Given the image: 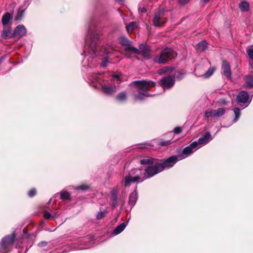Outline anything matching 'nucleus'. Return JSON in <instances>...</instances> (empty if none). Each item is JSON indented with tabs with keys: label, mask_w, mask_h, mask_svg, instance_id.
Masks as SVG:
<instances>
[{
	"label": "nucleus",
	"mask_w": 253,
	"mask_h": 253,
	"mask_svg": "<svg viewBox=\"0 0 253 253\" xmlns=\"http://www.w3.org/2000/svg\"><path fill=\"white\" fill-rule=\"evenodd\" d=\"M173 131L176 134H179L181 131V128L180 127H176L174 128Z\"/></svg>",
	"instance_id": "a19ab883"
},
{
	"label": "nucleus",
	"mask_w": 253,
	"mask_h": 253,
	"mask_svg": "<svg viewBox=\"0 0 253 253\" xmlns=\"http://www.w3.org/2000/svg\"><path fill=\"white\" fill-rule=\"evenodd\" d=\"M239 8L243 12L248 11L249 8V3L246 1H243L240 3Z\"/></svg>",
	"instance_id": "b1692460"
},
{
	"label": "nucleus",
	"mask_w": 253,
	"mask_h": 253,
	"mask_svg": "<svg viewBox=\"0 0 253 253\" xmlns=\"http://www.w3.org/2000/svg\"><path fill=\"white\" fill-rule=\"evenodd\" d=\"M14 238L15 236L14 235L5 237L1 242V248H2L3 250H5L9 245L13 244Z\"/></svg>",
	"instance_id": "f8f14e48"
},
{
	"label": "nucleus",
	"mask_w": 253,
	"mask_h": 253,
	"mask_svg": "<svg viewBox=\"0 0 253 253\" xmlns=\"http://www.w3.org/2000/svg\"><path fill=\"white\" fill-rule=\"evenodd\" d=\"M103 67H106L107 66V63L106 62H104V63L101 65Z\"/></svg>",
	"instance_id": "09e8293b"
},
{
	"label": "nucleus",
	"mask_w": 253,
	"mask_h": 253,
	"mask_svg": "<svg viewBox=\"0 0 253 253\" xmlns=\"http://www.w3.org/2000/svg\"><path fill=\"white\" fill-rule=\"evenodd\" d=\"M107 213V211L106 210H104V211H99L96 215V218L97 219H102Z\"/></svg>",
	"instance_id": "473e14b6"
},
{
	"label": "nucleus",
	"mask_w": 253,
	"mask_h": 253,
	"mask_svg": "<svg viewBox=\"0 0 253 253\" xmlns=\"http://www.w3.org/2000/svg\"><path fill=\"white\" fill-rule=\"evenodd\" d=\"M161 85L164 88H169L174 84V78L170 76H166L161 80Z\"/></svg>",
	"instance_id": "9d476101"
},
{
	"label": "nucleus",
	"mask_w": 253,
	"mask_h": 253,
	"mask_svg": "<svg viewBox=\"0 0 253 253\" xmlns=\"http://www.w3.org/2000/svg\"><path fill=\"white\" fill-rule=\"evenodd\" d=\"M89 188V187L87 185H82L77 187V189L81 190H86Z\"/></svg>",
	"instance_id": "ea45409f"
},
{
	"label": "nucleus",
	"mask_w": 253,
	"mask_h": 253,
	"mask_svg": "<svg viewBox=\"0 0 253 253\" xmlns=\"http://www.w3.org/2000/svg\"><path fill=\"white\" fill-rule=\"evenodd\" d=\"M163 171V167L156 163L154 166L148 167L144 171L145 179L151 177L154 175Z\"/></svg>",
	"instance_id": "0eeeda50"
},
{
	"label": "nucleus",
	"mask_w": 253,
	"mask_h": 253,
	"mask_svg": "<svg viewBox=\"0 0 253 253\" xmlns=\"http://www.w3.org/2000/svg\"><path fill=\"white\" fill-rule=\"evenodd\" d=\"M140 54L145 58H149L150 56V49L149 47L145 44H140L139 45V49Z\"/></svg>",
	"instance_id": "2eb2a0df"
},
{
	"label": "nucleus",
	"mask_w": 253,
	"mask_h": 253,
	"mask_svg": "<svg viewBox=\"0 0 253 253\" xmlns=\"http://www.w3.org/2000/svg\"><path fill=\"white\" fill-rule=\"evenodd\" d=\"M1 36L3 39H8L13 36V32L9 28H3Z\"/></svg>",
	"instance_id": "f3484780"
},
{
	"label": "nucleus",
	"mask_w": 253,
	"mask_h": 253,
	"mask_svg": "<svg viewBox=\"0 0 253 253\" xmlns=\"http://www.w3.org/2000/svg\"><path fill=\"white\" fill-rule=\"evenodd\" d=\"M26 33V28L22 25H19L15 28L13 32V36L15 38H20L25 36Z\"/></svg>",
	"instance_id": "9b49d317"
},
{
	"label": "nucleus",
	"mask_w": 253,
	"mask_h": 253,
	"mask_svg": "<svg viewBox=\"0 0 253 253\" xmlns=\"http://www.w3.org/2000/svg\"><path fill=\"white\" fill-rule=\"evenodd\" d=\"M244 81L246 83V86L247 88L253 87V75L246 76L244 77Z\"/></svg>",
	"instance_id": "aec40b11"
},
{
	"label": "nucleus",
	"mask_w": 253,
	"mask_h": 253,
	"mask_svg": "<svg viewBox=\"0 0 253 253\" xmlns=\"http://www.w3.org/2000/svg\"><path fill=\"white\" fill-rule=\"evenodd\" d=\"M166 72V71H162V70H161L160 72H159V73H161L162 72Z\"/></svg>",
	"instance_id": "3c124183"
},
{
	"label": "nucleus",
	"mask_w": 253,
	"mask_h": 253,
	"mask_svg": "<svg viewBox=\"0 0 253 253\" xmlns=\"http://www.w3.org/2000/svg\"><path fill=\"white\" fill-rule=\"evenodd\" d=\"M24 11L23 10H19L17 13V16L15 17V20H19L21 19L24 14Z\"/></svg>",
	"instance_id": "f704fd0d"
},
{
	"label": "nucleus",
	"mask_w": 253,
	"mask_h": 253,
	"mask_svg": "<svg viewBox=\"0 0 253 253\" xmlns=\"http://www.w3.org/2000/svg\"><path fill=\"white\" fill-rule=\"evenodd\" d=\"M127 225L126 222H123L119 225L117 226L113 232V234L117 235L121 233L126 228Z\"/></svg>",
	"instance_id": "6ab92c4d"
},
{
	"label": "nucleus",
	"mask_w": 253,
	"mask_h": 253,
	"mask_svg": "<svg viewBox=\"0 0 253 253\" xmlns=\"http://www.w3.org/2000/svg\"><path fill=\"white\" fill-rule=\"evenodd\" d=\"M167 22L165 10L164 8H159L155 12L153 19V25L158 27H163Z\"/></svg>",
	"instance_id": "20e7f679"
},
{
	"label": "nucleus",
	"mask_w": 253,
	"mask_h": 253,
	"mask_svg": "<svg viewBox=\"0 0 253 253\" xmlns=\"http://www.w3.org/2000/svg\"><path fill=\"white\" fill-rule=\"evenodd\" d=\"M138 10L139 11L142 13H145L147 12V9L144 6H140Z\"/></svg>",
	"instance_id": "79ce46f5"
},
{
	"label": "nucleus",
	"mask_w": 253,
	"mask_h": 253,
	"mask_svg": "<svg viewBox=\"0 0 253 253\" xmlns=\"http://www.w3.org/2000/svg\"><path fill=\"white\" fill-rule=\"evenodd\" d=\"M137 193L135 191L132 192L129 196L128 204L131 206H133L137 201Z\"/></svg>",
	"instance_id": "412c9836"
},
{
	"label": "nucleus",
	"mask_w": 253,
	"mask_h": 253,
	"mask_svg": "<svg viewBox=\"0 0 253 253\" xmlns=\"http://www.w3.org/2000/svg\"><path fill=\"white\" fill-rule=\"evenodd\" d=\"M47 243L46 242H41L39 243V246L42 247L45 246L47 245Z\"/></svg>",
	"instance_id": "37998d69"
},
{
	"label": "nucleus",
	"mask_w": 253,
	"mask_h": 253,
	"mask_svg": "<svg viewBox=\"0 0 253 253\" xmlns=\"http://www.w3.org/2000/svg\"><path fill=\"white\" fill-rule=\"evenodd\" d=\"M90 43L88 44V53L91 54L92 58L96 55L98 52V47L97 46V41L100 38V35L96 31H94L90 36Z\"/></svg>",
	"instance_id": "39448f33"
},
{
	"label": "nucleus",
	"mask_w": 253,
	"mask_h": 253,
	"mask_svg": "<svg viewBox=\"0 0 253 253\" xmlns=\"http://www.w3.org/2000/svg\"><path fill=\"white\" fill-rule=\"evenodd\" d=\"M215 70V67H211L209 69V70L204 75V77L206 78L210 77L211 75H212Z\"/></svg>",
	"instance_id": "c756f323"
},
{
	"label": "nucleus",
	"mask_w": 253,
	"mask_h": 253,
	"mask_svg": "<svg viewBox=\"0 0 253 253\" xmlns=\"http://www.w3.org/2000/svg\"><path fill=\"white\" fill-rule=\"evenodd\" d=\"M210 136V133L209 132H206L202 137H201L198 139V141L197 142L198 145L205 144L207 143L209 141Z\"/></svg>",
	"instance_id": "a211bd4d"
},
{
	"label": "nucleus",
	"mask_w": 253,
	"mask_h": 253,
	"mask_svg": "<svg viewBox=\"0 0 253 253\" xmlns=\"http://www.w3.org/2000/svg\"><path fill=\"white\" fill-rule=\"evenodd\" d=\"M113 77L114 78L117 79V80H119V76L118 75H114Z\"/></svg>",
	"instance_id": "49530a36"
},
{
	"label": "nucleus",
	"mask_w": 253,
	"mask_h": 253,
	"mask_svg": "<svg viewBox=\"0 0 253 253\" xmlns=\"http://www.w3.org/2000/svg\"><path fill=\"white\" fill-rule=\"evenodd\" d=\"M118 190L117 188H114L111 191V201L112 202V206L113 207H115L117 203V199H118Z\"/></svg>",
	"instance_id": "dca6fc26"
},
{
	"label": "nucleus",
	"mask_w": 253,
	"mask_h": 253,
	"mask_svg": "<svg viewBox=\"0 0 253 253\" xmlns=\"http://www.w3.org/2000/svg\"><path fill=\"white\" fill-rule=\"evenodd\" d=\"M190 0H179V2L182 4H185L189 2Z\"/></svg>",
	"instance_id": "c03bdc74"
},
{
	"label": "nucleus",
	"mask_w": 253,
	"mask_h": 253,
	"mask_svg": "<svg viewBox=\"0 0 253 253\" xmlns=\"http://www.w3.org/2000/svg\"><path fill=\"white\" fill-rule=\"evenodd\" d=\"M132 84L139 89L138 94L134 96L135 100H142L144 97L148 96L147 91L149 88L156 85V82L150 81H135Z\"/></svg>",
	"instance_id": "f257e3e1"
},
{
	"label": "nucleus",
	"mask_w": 253,
	"mask_h": 253,
	"mask_svg": "<svg viewBox=\"0 0 253 253\" xmlns=\"http://www.w3.org/2000/svg\"><path fill=\"white\" fill-rule=\"evenodd\" d=\"M37 193V191L35 189L33 188L31 189L28 192V196L30 197L34 196Z\"/></svg>",
	"instance_id": "4c0bfd02"
},
{
	"label": "nucleus",
	"mask_w": 253,
	"mask_h": 253,
	"mask_svg": "<svg viewBox=\"0 0 253 253\" xmlns=\"http://www.w3.org/2000/svg\"><path fill=\"white\" fill-rule=\"evenodd\" d=\"M99 73H97L96 74H95V76H94V78H93V79L94 80H96V78L97 77L98 75H99Z\"/></svg>",
	"instance_id": "de8ad7c7"
},
{
	"label": "nucleus",
	"mask_w": 253,
	"mask_h": 253,
	"mask_svg": "<svg viewBox=\"0 0 253 253\" xmlns=\"http://www.w3.org/2000/svg\"><path fill=\"white\" fill-rule=\"evenodd\" d=\"M2 62V59H0V64Z\"/></svg>",
	"instance_id": "864d4df0"
},
{
	"label": "nucleus",
	"mask_w": 253,
	"mask_h": 253,
	"mask_svg": "<svg viewBox=\"0 0 253 253\" xmlns=\"http://www.w3.org/2000/svg\"><path fill=\"white\" fill-rule=\"evenodd\" d=\"M120 43L125 46V50L127 53H134L139 55L140 52L138 49L133 47L131 45V42L125 37H122L120 39Z\"/></svg>",
	"instance_id": "423d86ee"
},
{
	"label": "nucleus",
	"mask_w": 253,
	"mask_h": 253,
	"mask_svg": "<svg viewBox=\"0 0 253 253\" xmlns=\"http://www.w3.org/2000/svg\"><path fill=\"white\" fill-rule=\"evenodd\" d=\"M171 143V142L170 140H168V141H160L158 144L160 145H161V146H167V145H169V144H170Z\"/></svg>",
	"instance_id": "c9c22d12"
},
{
	"label": "nucleus",
	"mask_w": 253,
	"mask_h": 253,
	"mask_svg": "<svg viewBox=\"0 0 253 253\" xmlns=\"http://www.w3.org/2000/svg\"><path fill=\"white\" fill-rule=\"evenodd\" d=\"M175 54V52L171 48H166L161 52L159 55L155 56L153 60L158 64H165L173 58Z\"/></svg>",
	"instance_id": "7ed1b4c3"
},
{
	"label": "nucleus",
	"mask_w": 253,
	"mask_h": 253,
	"mask_svg": "<svg viewBox=\"0 0 253 253\" xmlns=\"http://www.w3.org/2000/svg\"><path fill=\"white\" fill-rule=\"evenodd\" d=\"M205 2H208L210 0H203Z\"/></svg>",
	"instance_id": "5fc2aeb1"
},
{
	"label": "nucleus",
	"mask_w": 253,
	"mask_h": 253,
	"mask_svg": "<svg viewBox=\"0 0 253 253\" xmlns=\"http://www.w3.org/2000/svg\"><path fill=\"white\" fill-rule=\"evenodd\" d=\"M249 98L248 93L245 91H241L237 96V100L239 104L246 103Z\"/></svg>",
	"instance_id": "ddd939ff"
},
{
	"label": "nucleus",
	"mask_w": 253,
	"mask_h": 253,
	"mask_svg": "<svg viewBox=\"0 0 253 253\" xmlns=\"http://www.w3.org/2000/svg\"><path fill=\"white\" fill-rule=\"evenodd\" d=\"M2 250L3 251H5V250H3L2 248H1V247L0 246V251Z\"/></svg>",
	"instance_id": "603ef678"
},
{
	"label": "nucleus",
	"mask_w": 253,
	"mask_h": 253,
	"mask_svg": "<svg viewBox=\"0 0 253 253\" xmlns=\"http://www.w3.org/2000/svg\"><path fill=\"white\" fill-rule=\"evenodd\" d=\"M180 160L178 156H172L162 163H159V165L163 167V170L165 169H169L172 167L178 161Z\"/></svg>",
	"instance_id": "1a4fd4ad"
},
{
	"label": "nucleus",
	"mask_w": 253,
	"mask_h": 253,
	"mask_svg": "<svg viewBox=\"0 0 253 253\" xmlns=\"http://www.w3.org/2000/svg\"><path fill=\"white\" fill-rule=\"evenodd\" d=\"M207 46V43L205 41H202L197 44V48L201 51H204Z\"/></svg>",
	"instance_id": "c85d7f7f"
},
{
	"label": "nucleus",
	"mask_w": 253,
	"mask_h": 253,
	"mask_svg": "<svg viewBox=\"0 0 253 253\" xmlns=\"http://www.w3.org/2000/svg\"><path fill=\"white\" fill-rule=\"evenodd\" d=\"M11 16L10 14L7 12L5 13L2 17V23L4 26L6 25L9 22Z\"/></svg>",
	"instance_id": "393cba45"
},
{
	"label": "nucleus",
	"mask_w": 253,
	"mask_h": 253,
	"mask_svg": "<svg viewBox=\"0 0 253 253\" xmlns=\"http://www.w3.org/2000/svg\"><path fill=\"white\" fill-rule=\"evenodd\" d=\"M156 161L157 160L151 158L143 159L140 160V164L143 165L155 164L157 163Z\"/></svg>",
	"instance_id": "4be33fe9"
},
{
	"label": "nucleus",
	"mask_w": 253,
	"mask_h": 253,
	"mask_svg": "<svg viewBox=\"0 0 253 253\" xmlns=\"http://www.w3.org/2000/svg\"><path fill=\"white\" fill-rule=\"evenodd\" d=\"M233 110L235 115V119H234V122H236L240 116V110L238 108H235L234 109H233Z\"/></svg>",
	"instance_id": "2f4dec72"
},
{
	"label": "nucleus",
	"mask_w": 253,
	"mask_h": 253,
	"mask_svg": "<svg viewBox=\"0 0 253 253\" xmlns=\"http://www.w3.org/2000/svg\"><path fill=\"white\" fill-rule=\"evenodd\" d=\"M127 95L125 92H122L119 93L116 97L117 100L123 102L126 99Z\"/></svg>",
	"instance_id": "cd10ccee"
},
{
	"label": "nucleus",
	"mask_w": 253,
	"mask_h": 253,
	"mask_svg": "<svg viewBox=\"0 0 253 253\" xmlns=\"http://www.w3.org/2000/svg\"><path fill=\"white\" fill-rule=\"evenodd\" d=\"M220 103L222 104L225 105L227 104V102L226 101L225 99H221L220 100Z\"/></svg>",
	"instance_id": "a18cd8bd"
},
{
	"label": "nucleus",
	"mask_w": 253,
	"mask_h": 253,
	"mask_svg": "<svg viewBox=\"0 0 253 253\" xmlns=\"http://www.w3.org/2000/svg\"><path fill=\"white\" fill-rule=\"evenodd\" d=\"M137 26V23L136 22H131L128 25H126V29L128 33L131 32V31Z\"/></svg>",
	"instance_id": "a878e982"
},
{
	"label": "nucleus",
	"mask_w": 253,
	"mask_h": 253,
	"mask_svg": "<svg viewBox=\"0 0 253 253\" xmlns=\"http://www.w3.org/2000/svg\"><path fill=\"white\" fill-rule=\"evenodd\" d=\"M115 0L119 2H123L124 1V0Z\"/></svg>",
	"instance_id": "8fccbe9b"
},
{
	"label": "nucleus",
	"mask_w": 253,
	"mask_h": 253,
	"mask_svg": "<svg viewBox=\"0 0 253 253\" xmlns=\"http://www.w3.org/2000/svg\"><path fill=\"white\" fill-rule=\"evenodd\" d=\"M221 68L224 75L227 78H230L231 75V71L229 63L226 61H223Z\"/></svg>",
	"instance_id": "4468645a"
},
{
	"label": "nucleus",
	"mask_w": 253,
	"mask_h": 253,
	"mask_svg": "<svg viewBox=\"0 0 253 253\" xmlns=\"http://www.w3.org/2000/svg\"><path fill=\"white\" fill-rule=\"evenodd\" d=\"M44 217L45 219H49L50 218H53V216H52L51 214L47 211H45L43 213Z\"/></svg>",
	"instance_id": "e433bc0d"
},
{
	"label": "nucleus",
	"mask_w": 253,
	"mask_h": 253,
	"mask_svg": "<svg viewBox=\"0 0 253 253\" xmlns=\"http://www.w3.org/2000/svg\"><path fill=\"white\" fill-rule=\"evenodd\" d=\"M102 89L105 93L109 94L116 91V87L115 86H109L106 85H102Z\"/></svg>",
	"instance_id": "5701e85b"
},
{
	"label": "nucleus",
	"mask_w": 253,
	"mask_h": 253,
	"mask_svg": "<svg viewBox=\"0 0 253 253\" xmlns=\"http://www.w3.org/2000/svg\"><path fill=\"white\" fill-rule=\"evenodd\" d=\"M215 117H220L224 114L225 112V109L222 108H218L217 110H215Z\"/></svg>",
	"instance_id": "7c9ffc66"
},
{
	"label": "nucleus",
	"mask_w": 253,
	"mask_h": 253,
	"mask_svg": "<svg viewBox=\"0 0 253 253\" xmlns=\"http://www.w3.org/2000/svg\"><path fill=\"white\" fill-rule=\"evenodd\" d=\"M247 53L249 58L253 59V49H250L247 50Z\"/></svg>",
	"instance_id": "58836bf2"
},
{
	"label": "nucleus",
	"mask_w": 253,
	"mask_h": 253,
	"mask_svg": "<svg viewBox=\"0 0 253 253\" xmlns=\"http://www.w3.org/2000/svg\"><path fill=\"white\" fill-rule=\"evenodd\" d=\"M215 110H213L211 109H208L206 111L205 113V116L206 118L211 117H215Z\"/></svg>",
	"instance_id": "bb28decb"
},
{
	"label": "nucleus",
	"mask_w": 253,
	"mask_h": 253,
	"mask_svg": "<svg viewBox=\"0 0 253 253\" xmlns=\"http://www.w3.org/2000/svg\"><path fill=\"white\" fill-rule=\"evenodd\" d=\"M197 148L198 143L196 141H194L189 146L184 148L182 153L178 154L177 156L179 157V160H182L193 153L197 149Z\"/></svg>",
	"instance_id": "6e6552de"
},
{
	"label": "nucleus",
	"mask_w": 253,
	"mask_h": 253,
	"mask_svg": "<svg viewBox=\"0 0 253 253\" xmlns=\"http://www.w3.org/2000/svg\"><path fill=\"white\" fill-rule=\"evenodd\" d=\"M144 180V170L140 169H133L125 177V186H129L131 183L141 182Z\"/></svg>",
	"instance_id": "f03ea898"
},
{
	"label": "nucleus",
	"mask_w": 253,
	"mask_h": 253,
	"mask_svg": "<svg viewBox=\"0 0 253 253\" xmlns=\"http://www.w3.org/2000/svg\"><path fill=\"white\" fill-rule=\"evenodd\" d=\"M61 198L63 200H68L70 198V194L67 191H63L61 193Z\"/></svg>",
	"instance_id": "72a5a7b5"
}]
</instances>
